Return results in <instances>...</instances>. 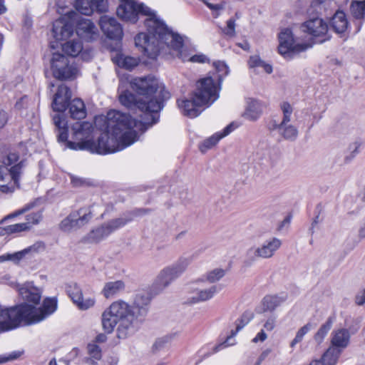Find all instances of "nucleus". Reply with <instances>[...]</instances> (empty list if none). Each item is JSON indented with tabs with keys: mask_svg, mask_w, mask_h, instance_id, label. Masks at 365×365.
I'll list each match as a JSON object with an SVG mask.
<instances>
[{
	"mask_svg": "<svg viewBox=\"0 0 365 365\" xmlns=\"http://www.w3.org/2000/svg\"><path fill=\"white\" fill-rule=\"evenodd\" d=\"M19 293L26 302L10 309L0 307V333L25 324L38 323L52 314L57 309L56 298H46L42 306L36 308L41 299V291L31 282H26L19 289Z\"/></svg>",
	"mask_w": 365,
	"mask_h": 365,
	"instance_id": "7ed1b4c3",
	"label": "nucleus"
},
{
	"mask_svg": "<svg viewBox=\"0 0 365 365\" xmlns=\"http://www.w3.org/2000/svg\"><path fill=\"white\" fill-rule=\"evenodd\" d=\"M237 46L245 51H248L250 48V44L247 41H244L242 43H238Z\"/></svg>",
	"mask_w": 365,
	"mask_h": 365,
	"instance_id": "e2e57ef3",
	"label": "nucleus"
},
{
	"mask_svg": "<svg viewBox=\"0 0 365 365\" xmlns=\"http://www.w3.org/2000/svg\"><path fill=\"white\" fill-rule=\"evenodd\" d=\"M356 302L359 305H362L364 303H365V289L361 294L356 296Z\"/></svg>",
	"mask_w": 365,
	"mask_h": 365,
	"instance_id": "680f3d73",
	"label": "nucleus"
},
{
	"mask_svg": "<svg viewBox=\"0 0 365 365\" xmlns=\"http://www.w3.org/2000/svg\"><path fill=\"white\" fill-rule=\"evenodd\" d=\"M74 7L79 13L89 16L93 12V5L90 0H75Z\"/></svg>",
	"mask_w": 365,
	"mask_h": 365,
	"instance_id": "f704fd0d",
	"label": "nucleus"
},
{
	"mask_svg": "<svg viewBox=\"0 0 365 365\" xmlns=\"http://www.w3.org/2000/svg\"><path fill=\"white\" fill-rule=\"evenodd\" d=\"M100 208L99 205H92L89 207H83L73 211L79 229L88 224L92 218L97 214V209Z\"/></svg>",
	"mask_w": 365,
	"mask_h": 365,
	"instance_id": "aec40b11",
	"label": "nucleus"
},
{
	"mask_svg": "<svg viewBox=\"0 0 365 365\" xmlns=\"http://www.w3.org/2000/svg\"><path fill=\"white\" fill-rule=\"evenodd\" d=\"M341 351L336 348L329 347L324 354L320 360L322 365H335L337 362Z\"/></svg>",
	"mask_w": 365,
	"mask_h": 365,
	"instance_id": "2f4dec72",
	"label": "nucleus"
},
{
	"mask_svg": "<svg viewBox=\"0 0 365 365\" xmlns=\"http://www.w3.org/2000/svg\"><path fill=\"white\" fill-rule=\"evenodd\" d=\"M59 228L65 232H71L79 229L73 212L60 222Z\"/></svg>",
	"mask_w": 365,
	"mask_h": 365,
	"instance_id": "473e14b6",
	"label": "nucleus"
},
{
	"mask_svg": "<svg viewBox=\"0 0 365 365\" xmlns=\"http://www.w3.org/2000/svg\"><path fill=\"white\" fill-rule=\"evenodd\" d=\"M190 259L189 257H181L171 267L175 271L178 276L183 273L188 265L190 264Z\"/></svg>",
	"mask_w": 365,
	"mask_h": 365,
	"instance_id": "79ce46f5",
	"label": "nucleus"
},
{
	"mask_svg": "<svg viewBox=\"0 0 365 365\" xmlns=\"http://www.w3.org/2000/svg\"><path fill=\"white\" fill-rule=\"evenodd\" d=\"M178 105L184 115L190 118H195L200 113V108L203 104H198L197 98L192 94L190 99L181 100L178 101Z\"/></svg>",
	"mask_w": 365,
	"mask_h": 365,
	"instance_id": "6ab92c4d",
	"label": "nucleus"
},
{
	"mask_svg": "<svg viewBox=\"0 0 365 365\" xmlns=\"http://www.w3.org/2000/svg\"><path fill=\"white\" fill-rule=\"evenodd\" d=\"M42 219V212L38 211L36 212H32L26 215V223L29 225V229L34 225H36L40 222Z\"/></svg>",
	"mask_w": 365,
	"mask_h": 365,
	"instance_id": "de8ad7c7",
	"label": "nucleus"
},
{
	"mask_svg": "<svg viewBox=\"0 0 365 365\" xmlns=\"http://www.w3.org/2000/svg\"><path fill=\"white\" fill-rule=\"evenodd\" d=\"M29 230H30L29 225L26 224V222L10 225L4 228V230L6 234L19 233Z\"/></svg>",
	"mask_w": 365,
	"mask_h": 365,
	"instance_id": "37998d69",
	"label": "nucleus"
},
{
	"mask_svg": "<svg viewBox=\"0 0 365 365\" xmlns=\"http://www.w3.org/2000/svg\"><path fill=\"white\" fill-rule=\"evenodd\" d=\"M272 352V349L270 348H267L264 349L259 356L258 361L257 365H259L262 361H263Z\"/></svg>",
	"mask_w": 365,
	"mask_h": 365,
	"instance_id": "bf43d9fd",
	"label": "nucleus"
},
{
	"mask_svg": "<svg viewBox=\"0 0 365 365\" xmlns=\"http://www.w3.org/2000/svg\"><path fill=\"white\" fill-rule=\"evenodd\" d=\"M88 353L91 357V364H94L95 361L92 359L99 360L101 358V351L99 346L96 344H89L88 345Z\"/></svg>",
	"mask_w": 365,
	"mask_h": 365,
	"instance_id": "49530a36",
	"label": "nucleus"
},
{
	"mask_svg": "<svg viewBox=\"0 0 365 365\" xmlns=\"http://www.w3.org/2000/svg\"><path fill=\"white\" fill-rule=\"evenodd\" d=\"M116 13L119 18L131 23H135L139 15L146 16L144 22L148 34L140 33L135 38V43L144 56L152 59L155 58L159 51L156 43L163 35L158 29V24H162L164 28H168L164 22L148 7L142 4H138L134 0H121Z\"/></svg>",
	"mask_w": 365,
	"mask_h": 365,
	"instance_id": "39448f33",
	"label": "nucleus"
},
{
	"mask_svg": "<svg viewBox=\"0 0 365 365\" xmlns=\"http://www.w3.org/2000/svg\"><path fill=\"white\" fill-rule=\"evenodd\" d=\"M8 120L7 113L5 111H0V128H2L5 125Z\"/></svg>",
	"mask_w": 365,
	"mask_h": 365,
	"instance_id": "052dcab7",
	"label": "nucleus"
},
{
	"mask_svg": "<svg viewBox=\"0 0 365 365\" xmlns=\"http://www.w3.org/2000/svg\"><path fill=\"white\" fill-rule=\"evenodd\" d=\"M71 97L70 89L63 84L59 86L53 101V109L58 112H63L68 106Z\"/></svg>",
	"mask_w": 365,
	"mask_h": 365,
	"instance_id": "a211bd4d",
	"label": "nucleus"
},
{
	"mask_svg": "<svg viewBox=\"0 0 365 365\" xmlns=\"http://www.w3.org/2000/svg\"><path fill=\"white\" fill-rule=\"evenodd\" d=\"M67 292L73 302L81 310H86L94 306L96 300L94 298H83L82 290L79 286L73 283L67 287Z\"/></svg>",
	"mask_w": 365,
	"mask_h": 365,
	"instance_id": "dca6fc26",
	"label": "nucleus"
},
{
	"mask_svg": "<svg viewBox=\"0 0 365 365\" xmlns=\"http://www.w3.org/2000/svg\"><path fill=\"white\" fill-rule=\"evenodd\" d=\"M125 289V283L123 280L110 281L106 282L101 291L105 298L113 297Z\"/></svg>",
	"mask_w": 365,
	"mask_h": 365,
	"instance_id": "a878e982",
	"label": "nucleus"
},
{
	"mask_svg": "<svg viewBox=\"0 0 365 365\" xmlns=\"http://www.w3.org/2000/svg\"><path fill=\"white\" fill-rule=\"evenodd\" d=\"M77 14L75 12H68V18L71 22H65V17L56 20L53 26V36L56 41H62L68 38L73 32L72 23L76 19Z\"/></svg>",
	"mask_w": 365,
	"mask_h": 365,
	"instance_id": "4468645a",
	"label": "nucleus"
},
{
	"mask_svg": "<svg viewBox=\"0 0 365 365\" xmlns=\"http://www.w3.org/2000/svg\"><path fill=\"white\" fill-rule=\"evenodd\" d=\"M232 124L228 125L222 133H216L211 137L205 139L199 146V149L202 153H205L209 149L215 146L218 141L222 138L227 136L232 130Z\"/></svg>",
	"mask_w": 365,
	"mask_h": 365,
	"instance_id": "5701e85b",
	"label": "nucleus"
},
{
	"mask_svg": "<svg viewBox=\"0 0 365 365\" xmlns=\"http://www.w3.org/2000/svg\"><path fill=\"white\" fill-rule=\"evenodd\" d=\"M6 7L4 4V0H0V15L6 13Z\"/></svg>",
	"mask_w": 365,
	"mask_h": 365,
	"instance_id": "69168bd1",
	"label": "nucleus"
},
{
	"mask_svg": "<svg viewBox=\"0 0 365 365\" xmlns=\"http://www.w3.org/2000/svg\"><path fill=\"white\" fill-rule=\"evenodd\" d=\"M301 29L314 37H322L327 34L328 25L321 18H313L302 24Z\"/></svg>",
	"mask_w": 365,
	"mask_h": 365,
	"instance_id": "f3484780",
	"label": "nucleus"
},
{
	"mask_svg": "<svg viewBox=\"0 0 365 365\" xmlns=\"http://www.w3.org/2000/svg\"><path fill=\"white\" fill-rule=\"evenodd\" d=\"M267 339V334L265 333L264 329H261L259 333L254 337L252 341L255 344L258 342H263Z\"/></svg>",
	"mask_w": 365,
	"mask_h": 365,
	"instance_id": "6e6d98bb",
	"label": "nucleus"
},
{
	"mask_svg": "<svg viewBox=\"0 0 365 365\" xmlns=\"http://www.w3.org/2000/svg\"><path fill=\"white\" fill-rule=\"evenodd\" d=\"M282 242L277 237H272L265 241L259 247H252L247 250L246 252L247 264H251L258 258L269 259L271 258L275 252L279 249Z\"/></svg>",
	"mask_w": 365,
	"mask_h": 365,
	"instance_id": "f8f14e48",
	"label": "nucleus"
},
{
	"mask_svg": "<svg viewBox=\"0 0 365 365\" xmlns=\"http://www.w3.org/2000/svg\"><path fill=\"white\" fill-rule=\"evenodd\" d=\"M62 50L67 55L74 57L83 51V44L79 39H73L63 43Z\"/></svg>",
	"mask_w": 365,
	"mask_h": 365,
	"instance_id": "7c9ffc66",
	"label": "nucleus"
},
{
	"mask_svg": "<svg viewBox=\"0 0 365 365\" xmlns=\"http://www.w3.org/2000/svg\"><path fill=\"white\" fill-rule=\"evenodd\" d=\"M314 328V326L311 323H307L305 325H304L302 327H301L296 333L295 337L293 339V340L290 342V346L292 348H294L296 344L301 342L304 338V336L309 332L312 329Z\"/></svg>",
	"mask_w": 365,
	"mask_h": 365,
	"instance_id": "ea45409f",
	"label": "nucleus"
},
{
	"mask_svg": "<svg viewBox=\"0 0 365 365\" xmlns=\"http://www.w3.org/2000/svg\"><path fill=\"white\" fill-rule=\"evenodd\" d=\"M131 217H120L119 218L111 220L93 229L87 235V241L91 243H98L110 234L125 226L132 220Z\"/></svg>",
	"mask_w": 365,
	"mask_h": 365,
	"instance_id": "9d476101",
	"label": "nucleus"
},
{
	"mask_svg": "<svg viewBox=\"0 0 365 365\" xmlns=\"http://www.w3.org/2000/svg\"><path fill=\"white\" fill-rule=\"evenodd\" d=\"M36 203H37V200H34L33 202H31L26 204L25 206H24L21 210H19L16 213V215L23 214V213L29 211V210L34 208L36 206Z\"/></svg>",
	"mask_w": 365,
	"mask_h": 365,
	"instance_id": "13d9d810",
	"label": "nucleus"
},
{
	"mask_svg": "<svg viewBox=\"0 0 365 365\" xmlns=\"http://www.w3.org/2000/svg\"><path fill=\"white\" fill-rule=\"evenodd\" d=\"M21 351H15L10 354L0 355V364H4L10 361L15 360L21 356Z\"/></svg>",
	"mask_w": 365,
	"mask_h": 365,
	"instance_id": "09e8293b",
	"label": "nucleus"
},
{
	"mask_svg": "<svg viewBox=\"0 0 365 365\" xmlns=\"http://www.w3.org/2000/svg\"><path fill=\"white\" fill-rule=\"evenodd\" d=\"M262 113L261 103L257 100H250L247 103V107L244 113V116L250 120H255Z\"/></svg>",
	"mask_w": 365,
	"mask_h": 365,
	"instance_id": "c85d7f7f",
	"label": "nucleus"
},
{
	"mask_svg": "<svg viewBox=\"0 0 365 365\" xmlns=\"http://www.w3.org/2000/svg\"><path fill=\"white\" fill-rule=\"evenodd\" d=\"M220 83L211 76L201 78L196 83V88L193 95L197 98L198 104L210 106L219 97Z\"/></svg>",
	"mask_w": 365,
	"mask_h": 365,
	"instance_id": "1a4fd4ad",
	"label": "nucleus"
},
{
	"mask_svg": "<svg viewBox=\"0 0 365 365\" xmlns=\"http://www.w3.org/2000/svg\"><path fill=\"white\" fill-rule=\"evenodd\" d=\"M276 321H277V316L276 315H272L269 317L267 318L266 322L264 324V328L267 331H272L275 326H276Z\"/></svg>",
	"mask_w": 365,
	"mask_h": 365,
	"instance_id": "3c124183",
	"label": "nucleus"
},
{
	"mask_svg": "<svg viewBox=\"0 0 365 365\" xmlns=\"http://www.w3.org/2000/svg\"><path fill=\"white\" fill-rule=\"evenodd\" d=\"M284 299L278 296H267L263 299V305L266 310L274 311L279 307Z\"/></svg>",
	"mask_w": 365,
	"mask_h": 365,
	"instance_id": "c9c22d12",
	"label": "nucleus"
},
{
	"mask_svg": "<svg viewBox=\"0 0 365 365\" xmlns=\"http://www.w3.org/2000/svg\"><path fill=\"white\" fill-rule=\"evenodd\" d=\"M150 301V298L147 293H138L133 305L120 299L113 302L102 312L103 330L110 334L118 326L117 337L126 339L133 332L136 322L146 314Z\"/></svg>",
	"mask_w": 365,
	"mask_h": 365,
	"instance_id": "20e7f679",
	"label": "nucleus"
},
{
	"mask_svg": "<svg viewBox=\"0 0 365 365\" xmlns=\"http://www.w3.org/2000/svg\"><path fill=\"white\" fill-rule=\"evenodd\" d=\"M113 62L119 67L131 70L139 63V59L129 56H125L122 53H118L113 58Z\"/></svg>",
	"mask_w": 365,
	"mask_h": 365,
	"instance_id": "bb28decb",
	"label": "nucleus"
},
{
	"mask_svg": "<svg viewBox=\"0 0 365 365\" xmlns=\"http://www.w3.org/2000/svg\"><path fill=\"white\" fill-rule=\"evenodd\" d=\"M27 253V250H24L21 252H17L13 254H5L0 256V262L12 261L17 263L21 260L25 254Z\"/></svg>",
	"mask_w": 365,
	"mask_h": 365,
	"instance_id": "a18cd8bd",
	"label": "nucleus"
},
{
	"mask_svg": "<svg viewBox=\"0 0 365 365\" xmlns=\"http://www.w3.org/2000/svg\"><path fill=\"white\" fill-rule=\"evenodd\" d=\"M71 180L73 185L76 187L87 185L88 184L86 180L74 175L71 176Z\"/></svg>",
	"mask_w": 365,
	"mask_h": 365,
	"instance_id": "5fc2aeb1",
	"label": "nucleus"
},
{
	"mask_svg": "<svg viewBox=\"0 0 365 365\" xmlns=\"http://www.w3.org/2000/svg\"><path fill=\"white\" fill-rule=\"evenodd\" d=\"M359 235L361 237H365V224L364 225V226L362 227H361V229L359 230Z\"/></svg>",
	"mask_w": 365,
	"mask_h": 365,
	"instance_id": "338daca9",
	"label": "nucleus"
},
{
	"mask_svg": "<svg viewBox=\"0 0 365 365\" xmlns=\"http://www.w3.org/2000/svg\"><path fill=\"white\" fill-rule=\"evenodd\" d=\"M349 342V333L346 329L335 330L331 333V344L333 348H336L341 351L346 348Z\"/></svg>",
	"mask_w": 365,
	"mask_h": 365,
	"instance_id": "4be33fe9",
	"label": "nucleus"
},
{
	"mask_svg": "<svg viewBox=\"0 0 365 365\" xmlns=\"http://www.w3.org/2000/svg\"><path fill=\"white\" fill-rule=\"evenodd\" d=\"M130 84L139 96L137 98L131 92L126 91L119 95V101L128 108H138L143 114L141 120L138 122L133 119L130 115L124 113L129 116L130 120L138 124L137 128H133L136 133L137 140L138 130L145 125L150 126L158 122V113L163 106V102L170 98V93L158 78L152 76L134 78Z\"/></svg>",
	"mask_w": 365,
	"mask_h": 365,
	"instance_id": "f03ea898",
	"label": "nucleus"
},
{
	"mask_svg": "<svg viewBox=\"0 0 365 365\" xmlns=\"http://www.w3.org/2000/svg\"><path fill=\"white\" fill-rule=\"evenodd\" d=\"M226 35L233 36L235 34V22L233 19H229L227 22V26L224 29Z\"/></svg>",
	"mask_w": 365,
	"mask_h": 365,
	"instance_id": "603ef678",
	"label": "nucleus"
},
{
	"mask_svg": "<svg viewBox=\"0 0 365 365\" xmlns=\"http://www.w3.org/2000/svg\"><path fill=\"white\" fill-rule=\"evenodd\" d=\"M243 327H244V325L240 326V325L237 324L236 330L235 331H232V335L230 336L227 337V339H226V341L223 344H222L219 345L218 346L215 347L216 351H217L220 347H222H222H226V346H230V345H233L235 343L234 342L233 343H229V341L231 339L232 336H235Z\"/></svg>",
	"mask_w": 365,
	"mask_h": 365,
	"instance_id": "864d4df0",
	"label": "nucleus"
},
{
	"mask_svg": "<svg viewBox=\"0 0 365 365\" xmlns=\"http://www.w3.org/2000/svg\"><path fill=\"white\" fill-rule=\"evenodd\" d=\"M158 29L163 35L156 43L159 48V53H166L167 51L172 56L180 58L182 61H191L193 63H205L208 61L207 56L202 53L190 56L187 51L183 48L182 37L178 34L173 33L168 28H164L162 24H159Z\"/></svg>",
	"mask_w": 365,
	"mask_h": 365,
	"instance_id": "423d86ee",
	"label": "nucleus"
},
{
	"mask_svg": "<svg viewBox=\"0 0 365 365\" xmlns=\"http://www.w3.org/2000/svg\"><path fill=\"white\" fill-rule=\"evenodd\" d=\"M350 11L355 19H363L365 16V0L352 1Z\"/></svg>",
	"mask_w": 365,
	"mask_h": 365,
	"instance_id": "72a5a7b5",
	"label": "nucleus"
},
{
	"mask_svg": "<svg viewBox=\"0 0 365 365\" xmlns=\"http://www.w3.org/2000/svg\"><path fill=\"white\" fill-rule=\"evenodd\" d=\"M99 24L103 32L111 39H120L123 36V29L116 19L108 16L101 17Z\"/></svg>",
	"mask_w": 365,
	"mask_h": 365,
	"instance_id": "2eb2a0df",
	"label": "nucleus"
},
{
	"mask_svg": "<svg viewBox=\"0 0 365 365\" xmlns=\"http://www.w3.org/2000/svg\"><path fill=\"white\" fill-rule=\"evenodd\" d=\"M93 5V10L96 9L99 12H105L107 10L108 4L106 0H91Z\"/></svg>",
	"mask_w": 365,
	"mask_h": 365,
	"instance_id": "8fccbe9b",
	"label": "nucleus"
},
{
	"mask_svg": "<svg viewBox=\"0 0 365 365\" xmlns=\"http://www.w3.org/2000/svg\"><path fill=\"white\" fill-rule=\"evenodd\" d=\"M309 365H322V362L321 361L314 360L312 361Z\"/></svg>",
	"mask_w": 365,
	"mask_h": 365,
	"instance_id": "774afa93",
	"label": "nucleus"
},
{
	"mask_svg": "<svg viewBox=\"0 0 365 365\" xmlns=\"http://www.w3.org/2000/svg\"><path fill=\"white\" fill-rule=\"evenodd\" d=\"M321 118L322 116L320 115L314 114L310 127H312L315 123H317L319 120L321 119Z\"/></svg>",
	"mask_w": 365,
	"mask_h": 365,
	"instance_id": "0e129e2a",
	"label": "nucleus"
},
{
	"mask_svg": "<svg viewBox=\"0 0 365 365\" xmlns=\"http://www.w3.org/2000/svg\"><path fill=\"white\" fill-rule=\"evenodd\" d=\"M51 63L53 76L58 79L71 80L78 74V68L71 63L67 57L59 53L53 54Z\"/></svg>",
	"mask_w": 365,
	"mask_h": 365,
	"instance_id": "9b49d317",
	"label": "nucleus"
},
{
	"mask_svg": "<svg viewBox=\"0 0 365 365\" xmlns=\"http://www.w3.org/2000/svg\"><path fill=\"white\" fill-rule=\"evenodd\" d=\"M281 109L283 113V118L279 124H288L291 121L293 108L289 103L284 102L281 105Z\"/></svg>",
	"mask_w": 365,
	"mask_h": 365,
	"instance_id": "c03bdc74",
	"label": "nucleus"
},
{
	"mask_svg": "<svg viewBox=\"0 0 365 365\" xmlns=\"http://www.w3.org/2000/svg\"><path fill=\"white\" fill-rule=\"evenodd\" d=\"M211 10L217 11L222 10L224 8L222 3L213 4L208 1V0H202Z\"/></svg>",
	"mask_w": 365,
	"mask_h": 365,
	"instance_id": "4d7b16f0",
	"label": "nucleus"
},
{
	"mask_svg": "<svg viewBox=\"0 0 365 365\" xmlns=\"http://www.w3.org/2000/svg\"><path fill=\"white\" fill-rule=\"evenodd\" d=\"M217 292V289L215 285L207 289H200L195 284L190 285L187 288L186 303L193 304L210 300L216 294Z\"/></svg>",
	"mask_w": 365,
	"mask_h": 365,
	"instance_id": "ddd939ff",
	"label": "nucleus"
},
{
	"mask_svg": "<svg viewBox=\"0 0 365 365\" xmlns=\"http://www.w3.org/2000/svg\"><path fill=\"white\" fill-rule=\"evenodd\" d=\"M24 162L19 161L16 153H9L0 165V191L12 192L19 185Z\"/></svg>",
	"mask_w": 365,
	"mask_h": 365,
	"instance_id": "0eeeda50",
	"label": "nucleus"
},
{
	"mask_svg": "<svg viewBox=\"0 0 365 365\" xmlns=\"http://www.w3.org/2000/svg\"><path fill=\"white\" fill-rule=\"evenodd\" d=\"M213 66L216 71V75L212 76L215 81L221 83L222 78L227 75L229 70L227 65L222 61H215L213 63Z\"/></svg>",
	"mask_w": 365,
	"mask_h": 365,
	"instance_id": "58836bf2",
	"label": "nucleus"
},
{
	"mask_svg": "<svg viewBox=\"0 0 365 365\" xmlns=\"http://www.w3.org/2000/svg\"><path fill=\"white\" fill-rule=\"evenodd\" d=\"M331 27L336 34H344L348 28V21L346 14L341 11H336L331 19Z\"/></svg>",
	"mask_w": 365,
	"mask_h": 365,
	"instance_id": "393cba45",
	"label": "nucleus"
},
{
	"mask_svg": "<svg viewBox=\"0 0 365 365\" xmlns=\"http://www.w3.org/2000/svg\"><path fill=\"white\" fill-rule=\"evenodd\" d=\"M225 274V271L221 268H216L207 272L205 279L210 283H214L222 279Z\"/></svg>",
	"mask_w": 365,
	"mask_h": 365,
	"instance_id": "a19ab883",
	"label": "nucleus"
},
{
	"mask_svg": "<svg viewBox=\"0 0 365 365\" xmlns=\"http://www.w3.org/2000/svg\"><path fill=\"white\" fill-rule=\"evenodd\" d=\"M332 322L330 319H328L324 324H323L314 336V340L317 344H320L324 341L325 336L331 328Z\"/></svg>",
	"mask_w": 365,
	"mask_h": 365,
	"instance_id": "e433bc0d",
	"label": "nucleus"
},
{
	"mask_svg": "<svg viewBox=\"0 0 365 365\" xmlns=\"http://www.w3.org/2000/svg\"><path fill=\"white\" fill-rule=\"evenodd\" d=\"M274 128L278 130L279 133L286 140H294L298 135L297 128L289 123L288 124H276Z\"/></svg>",
	"mask_w": 365,
	"mask_h": 365,
	"instance_id": "cd10ccee",
	"label": "nucleus"
},
{
	"mask_svg": "<svg viewBox=\"0 0 365 365\" xmlns=\"http://www.w3.org/2000/svg\"><path fill=\"white\" fill-rule=\"evenodd\" d=\"M249 65L251 68H261L268 74L272 72V66L266 63L259 58V56L257 55L252 56L250 58Z\"/></svg>",
	"mask_w": 365,
	"mask_h": 365,
	"instance_id": "4c0bfd02",
	"label": "nucleus"
},
{
	"mask_svg": "<svg viewBox=\"0 0 365 365\" xmlns=\"http://www.w3.org/2000/svg\"><path fill=\"white\" fill-rule=\"evenodd\" d=\"M69 112L73 118H84L86 115L84 103L79 98L73 99L70 104Z\"/></svg>",
	"mask_w": 365,
	"mask_h": 365,
	"instance_id": "c756f323",
	"label": "nucleus"
},
{
	"mask_svg": "<svg viewBox=\"0 0 365 365\" xmlns=\"http://www.w3.org/2000/svg\"><path fill=\"white\" fill-rule=\"evenodd\" d=\"M179 276L171 266L167 267L160 271L156 279V284L161 288L168 287L175 279Z\"/></svg>",
	"mask_w": 365,
	"mask_h": 365,
	"instance_id": "b1692460",
	"label": "nucleus"
},
{
	"mask_svg": "<svg viewBox=\"0 0 365 365\" xmlns=\"http://www.w3.org/2000/svg\"><path fill=\"white\" fill-rule=\"evenodd\" d=\"M279 53L284 58H292L293 55L304 51L312 47L310 43H302L298 37H294L289 28L282 29L278 34Z\"/></svg>",
	"mask_w": 365,
	"mask_h": 365,
	"instance_id": "6e6552de",
	"label": "nucleus"
},
{
	"mask_svg": "<svg viewBox=\"0 0 365 365\" xmlns=\"http://www.w3.org/2000/svg\"><path fill=\"white\" fill-rule=\"evenodd\" d=\"M76 33L79 37L91 41L96 36V28L90 19L82 18L78 19Z\"/></svg>",
	"mask_w": 365,
	"mask_h": 365,
	"instance_id": "412c9836",
	"label": "nucleus"
},
{
	"mask_svg": "<svg viewBox=\"0 0 365 365\" xmlns=\"http://www.w3.org/2000/svg\"><path fill=\"white\" fill-rule=\"evenodd\" d=\"M58 142L64 143L66 148L73 150H87L98 154L112 153L123 150L136 141V133L133 129L138 124L130 120L129 116L113 110L107 113V130L103 133L97 142L91 139L93 131V125L87 121L76 122L72 126L73 138L77 143L68 140V122L63 114L53 117Z\"/></svg>",
	"mask_w": 365,
	"mask_h": 365,
	"instance_id": "f257e3e1",
	"label": "nucleus"
}]
</instances>
